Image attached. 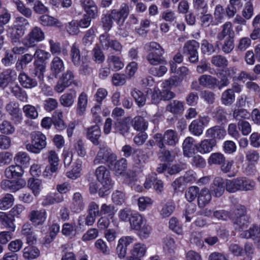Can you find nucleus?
Listing matches in <instances>:
<instances>
[{
  "mask_svg": "<svg viewBox=\"0 0 260 260\" xmlns=\"http://www.w3.org/2000/svg\"><path fill=\"white\" fill-rule=\"evenodd\" d=\"M63 197L58 193L48 194L43 199L42 203L43 206H47L56 203H60L63 201Z\"/></svg>",
  "mask_w": 260,
  "mask_h": 260,
  "instance_id": "nucleus-35",
  "label": "nucleus"
},
{
  "mask_svg": "<svg viewBox=\"0 0 260 260\" xmlns=\"http://www.w3.org/2000/svg\"><path fill=\"white\" fill-rule=\"evenodd\" d=\"M10 91L13 95L18 100L23 102L27 101L28 96L27 93L19 86L15 85L11 87Z\"/></svg>",
  "mask_w": 260,
  "mask_h": 260,
  "instance_id": "nucleus-44",
  "label": "nucleus"
},
{
  "mask_svg": "<svg viewBox=\"0 0 260 260\" xmlns=\"http://www.w3.org/2000/svg\"><path fill=\"white\" fill-rule=\"evenodd\" d=\"M95 37V31L92 28L88 29L82 39V43L85 47H88L92 45Z\"/></svg>",
  "mask_w": 260,
  "mask_h": 260,
  "instance_id": "nucleus-62",
  "label": "nucleus"
},
{
  "mask_svg": "<svg viewBox=\"0 0 260 260\" xmlns=\"http://www.w3.org/2000/svg\"><path fill=\"white\" fill-rule=\"evenodd\" d=\"M133 156L135 164L141 167L145 162L146 157L142 150L136 149Z\"/></svg>",
  "mask_w": 260,
  "mask_h": 260,
  "instance_id": "nucleus-61",
  "label": "nucleus"
},
{
  "mask_svg": "<svg viewBox=\"0 0 260 260\" xmlns=\"http://www.w3.org/2000/svg\"><path fill=\"white\" fill-rule=\"evenodd\" d=\"M17 74L14 70L8 69L0 74V87L4 89L16 79Z\"/></svg>",
  "mask_w": 260,
  "mask_h": 260,
  "instance_id": "nucleus-15",
  "label": "nucleus"
},
{
  "mask_svg": "<svg viewBox=\"0 0 260 260\" xmlns=\"http://www.w3.org/2000/svg\"><path fill=\"white\" fill-rule=\"evenodd\" d=\"M190 242L196 245L199 248H202L204 246V239L201 232H193L190 237Z\"/></svg>",
  "mask_w": 260,
  "mask_h": 260,
  "instance_id": "nucleus-55",
  "label": "nucleus"
},
{
  "mask_svg": "<svg viewBox=\"0 0 260 260\" xmlns=\"http://www.w3.org/2000/svg\"><path fill=\"white\" fill-rule=\"evenodd\" d=\"M76 93L74 90L63 94L60 98V104L65 107H70L73 105Z\"/></svg>",
  "mask_w": 260,
  "mask_h": 260,
  "instance_id": "nucleus-32",
  "label": "nucleus"
},
{
  "mask_svg": "<svg viewBox=\"0 0 260 260\" xmlns=\"http://www.w3.org/2000/svg\"><path fill=\"white\" fill-rule=\"evenodd\" d=\"M156 145L159 148H163L166 145L174 146L178 142V137L177 132L172 129L166 131L163 135L156 133L153 136Z\"/></svg>",
  "mask_w": 260,
  "mask_h": 260,
  "instance_id": "nucleus-4",
  "label": "nucleus"
},
{
  "mask_svg": "<svg viewBox=\"0 0 260 260\" xmlns=\"http://www.w3.org/2000/svg\"><path fill=\"white\" fill-rule=\"evenodd\" d=\"M107 61L113 70L117 71L121 70L124 67V63L121 59L117 56L114 55L108 57Z\"/></svg>",
  "mask_w": 260,
  "mask_h": 260,
  "instance_id": "nucleus-39",
  "label": "nucleus"
},
{
  "mask_svg": "<svg viewBox=\"0 0 260 260\" xmlns=\"http://www.w3.org/2000/svg\"><path fill=\"white\" fill-rule=\"evenodd\" d=\"M226 133L225 131L220 126L216 125L207 130L206 136L211 139H221L224 137Z\"/></svg>",
  "mask_w": 260,
  "mask_h": 260,
  "instance_id": "nucleus-22",
  "label": "nucleus"
},
{
  "mask_svg": "<svg viewBox=\"0 0 260 260\" xmlns=\"http://www.w3.org/2000/svg\"><path fill=\"white\" fill-rule=\"evenodd\" d=\"M95 175L97 180L102 185L99 190V196L103 197L108 195L113 184L110 171L105 166H100L95 170Z\"/></svg>",
  "mask_w": 260,
  "mask_h": 260,
  "instance_id": "nucleus-2",
  "label": "nucleus"
},
{
  "mask_svg": "<svg viewBox=\"0 0 260 260\" xmlns=\"http://www.w3.org/2000/svg\"><path fill=\"white\" fill-rule=\"evenodd\" d=\"M216 140L213 139H205L196 146L198 151L202 154L209 153L216 145Z\"/></svg>",
  "mask_w": 260,
  "mask_h": 260,
  "instance_id": "nucleus-20",
  "label": "nucleus"
},
{
  "mask_svg": "<svg viewBox=\"0 0 260 260\" xmlns=\"http://www.w3.org/2000/svg\"><path fill=\"white\" fill-rule=\"evenodd\" d=\"M200 44L192 40L186 42L183 48V54L188 56V60L191 63H196L199 60L198 49Z\"/></svg>",
  "mask_w": 260,
  "mask_h": 260,
  "instance_id": "nucleus-9",
  "label": "nucleus"
},
{
  "mask_svg": "<svg viewBox=\"0 0 260 260\" xmlns=\"http://www.w3.org/2000/svg\"><path fill=\"white\" fill-rule=\"evenodd\" d=\"M239 191L252 190L255 187V182L246 177H238Z\"/></svg>",
  "mask_w": 260,
  "mask_h": 260,
  "instance_id": "nucleus-29",
  "label": "nucleus"
},
{
  "mask_svg": "<svg viewBox=\"0 0 260 260\" xmlns=\"http://www.w3.org/2000/svg\"><path fill=\"white\" fill-rule=\"evenodd\" d=\"M235 100V93H234L233 90L231 88L225 90L221 94V102L225 106L232 105L234 102Z\"/></svg>",
  "mask_w": 260,
  "mask_h": 260,
  "instance_id": "nucleus-43",
  "label": "nucleus"
},
{
  "mask_svg": "<svg viewBox=\"0 0 260 260\" xmlns=\"http://www.w3.org/2000/svg\"><path fill=\"white\" fill-rule=\"evenodd\" d=\"M235 31L233 30L232 24L230 22H226L221 26V31L218 33L217 38L221 41L225 39L235 38Z\"/></svg>",
  "mask_w": 260,
  "mask_h": 260,
  "instance_id": "nucleus-18",
  "label": "nucleus"
},
{
  "mask_svg": "<svg viewBox=\"0 0 260 260\" xmlns=\"http://www.w3.org/2000/svg\"><path fill=\"white\" fill-rule=\"evenodd\" d=\"M116 159V154L112 153L107 146L101 145L99 147V150L94 159L93 164L94 165L107 164L109 167H111Z\"/></svg>",
  "mask_w": 260,
  "mask_h": 260,
  "instance_id": "nucleus-6",
  "label": "nucleus"
},
{
  "mask_svg": "<svg viewBox=\"0 0 260 260\" xmlns=\"http://www.w3.org/2000/svg\"><path fill=\"white\" fill-rule=\"evenodd\" d=\"M15 5L17 11L27 18H30L32 14L31 10L26 6L20 0H13Z\"/></svg>",
  "mask_w": 260,
  "mask_h": 260,
  "instance_id": "nucleus-41",
  "label": "nucleus"
},
{
  "mask_svg": "<svg viewBox=\"0 0 260 260\" xmlns=\"http://www.w3.org/2000/svg\"><path fill=\"white\" fill-rule=\"evenodd\" d=\"M70 56L73 63L75 66H79L81 61V54L79 47L76 43L73 44L71 46Z\"/></svg>",
  "mask_w": 260,
  "mask_h": 260,
  "instance_id": "nucleus-45",
  "label": "nucleus"
},
{
  "mask_svg": "<svg viewBox=\"0 0 260 260\" xmlns=\"http://www.w3.org/2000/svg\"><path fill=\"white\" fill-rule=\"evenodd\" d=\"M212 191L216 197H220L225 189V181L220 177H216L213 181Z\"/></svg>",
  "mask_w": 260,
  "mask_h": 260,
  "instance_id": "nucleus-23",
  "label": "nucleus"
},
{
  "mask_svg": "<svg viewBox=\"0 0 260 260\" xmlns=\"http://www.w3.org/2000/svg\"><path fill=\"white\" fill-rule=\"evenodd\" d=\"M225 160L224 155L219 152H215L211 154L208 159V164L212 165H221Z\"/></svg>",
  "mask_w": 260,
  "mask_h": 260,
  "instance_id": "nucleus-56",
  "label": "nucleus"
},
{
  "mask_svg": "<svg viewBox=\"0 0 260 260\" xmlns=\"http://www.w3.org/2000/svg\"><path fill=\"white\" fill-rule=\"evenodd\" d=\"M14 198L10 193H7L0 199V209L3 210L10 208L13 205Z\"/></svg>",
  "mask_w": 260,
  "mask_h": 260,
  "instance_id": "nucleus-46",
  "label": "nucleus"
},
{
  "mask_svg": "<svg viewBox=\"0 0 260 260\" xmlns=\"http://www.w3.org/2000/svg\"><path fill=\"white\" fill-rule=\"evenodd\" d=\"M81 168L82 162L81 161L77 160L73 169L71 171L67 172V176L73 180L76 179L80 176Z\"/></svg>",
  "mask_w": 260,
  "mask_h": 260,
  "instance_id": "nucleus-53",
  "label": "nucleus"
},
{
  "mask_svg": "<svg viewBox=\"0 0 260 260\" xmlns=\"http://www.w3.org/2000/svg\"><path fill=\"white\" fill-rule=\"evenodd\" d=\"M131 95L134 98L139 107H141L145 105L146 101L145 95L140 90L133 89L131 91Z\"/></svg>",
  "mask_w": 260,
  "mask_h": 260,
  "instance_id": "nucleus-50",
  "label": "nucleus"
},
{
  "mask_svg": "<svg viewBox=\"0 0 260 260\" xmlns=\"http://www.w3.org/2000/svg\"><path fill=\"white\" fill-rule=\"evenodd\" d=\"M211 63L216 67H224L228 64V61L225 57L221 55H216L212 57Z\"/></svg>",
  "mask_w": 260,
  "mask_h": 260,
  "instance_id": "nucleus-60",
  "label": "nucleus"
},
{
  "mask_svg": "<svg viewBox=\"0 0 260 260\" xmlns=\"http://www.w3.org/2000/svg\"><path fill=\"white\" fill-rule=\"evenodd\" d=\"M22 110L25 116L29 119H35L38 117V111L37 108L31 105H24Z\"/></svg>",
  "mask_w": 260,
  "mask_h": 260,
  "instance_id": "nucleus-51",
  "label": "nucleus"
},
{
  "mask_svg": "<svg viewBox=\"0 0 260 260\" xmlns=\"http://www.w3.org/2000/svg\"><path fill=\"white\" fill-rule=\"evenodd\" d=\"M5 174L6 177L9 179L19 177L23 174V170L21 166L16 164V165H11L6 168Z\"/></svg>",
  "mask_w": 260,
  "mask_h": 260,
  "instance_id": "nucleus-25",
  "label": "nucleus"
},
{
  "mask_svg": "<svg viewBox=\"0 0 260 260\" xmlns=\"http://www.w3.org/2000/svg\"><path fill=\"white\" fill-rule=\"evenodd\" d=\"M221 50L225 54L230 53L234 49V38L225 39L221 44Z\"/></svg>",
  "mask_w": 260,
  "mask_h": 260,
  "instance_id": "nucleus-58",
  "label": "nucleus"
},
{
  "mask_svg": "<svg viewBox=\"0 0 260 260\" xmlns=\"http://www.w3.org/2000/svg\"><path fill=\"white\" fill-rule=\"evenodd\" d=\"M15 128L11 122L4 120L0 124V131L5 135H11L15 132Z\"/></svg>",
  "mask_w": 260,
  "mask_h": 260,
  "instance_id": "nucleus-59",
  "label": "nucleus"
},
{
  "mask_svg": "<svg viewBox=\"0 0 260 260\" xmlns=\"http://www.w3.org/2000/svg\"><path fill=\"white\" fill-rule=\"evenodd\" d=\"M134 128L138 131L143 132L148 128V122L141 116H136L132 121Z\"/></svg>",
  "mask_w": 260,
  "mask_h": 260,
  "instance_id": "nucleus-36",
  "label": "nucleus"
},
{
  "mask_svg": "<svg viewBox=\"0 0 260 260\" xmlns=\"http://www.w3.org/2000/svg\"><path fill=\"white\" fill-rule=\"evenodd\" d=\"M129 14L128 6L126 4L123 3L119 10L113 9L110 15L113 20L118 25L122 24Z\"/></svg>",
  "mask_w": 260,
  "mask_h": 260,
  "instance_id": "nucleus-12",
  "label": "nucleus"
},
{
  "mask_svg": "<svg viewBox=\"0 0 260 260\" xmlns=\"http://www.w3.org/2000/svg\"><path fill=\"white\" fill-rule=\"evenodd\" d=\"M14 220V219L9 217L6 213L0 212V222L5 228L11 232L15 230Z\"/></svg>",
  "mask_w": 260,
  "mask_h": 260,
  "instance_id": "nucleus-31",
  "label": "nucleus"
},
{
  "mask_svg": "<svg viewBox=\"0 0 260 260\" xmlns=\"http://www.w3.org/2000/svg\"><path fill=\"white\" fill-rule=\"evenodd\" d=\"M75 75L72 71L68 70L64 72L54 87L55 90L57 92H62L66 88L72 83H74Z\"/></svg>",
  "mask_w": 260,
  "mask_h": 260,
  "instance_id": "nucleus-10",
  "label": "nucleus"
},
{
  "mask_svg": "<svg viewBox=\"0 0 260 260\" xmlns=\"http://www.w3.org/2000/svg\"><path fill=\"white\" fill-rule=\"evenodd\" d=\"M28 21L23 17H17L13 23L7 26L6 36L12 44L20 42L21 38L25 34V26L29 25Z\"/></svg>",
  "mask_w": 260,
  "mask_h": 260,
  "instance_id": "nucleus-1",
  "label": "nucleus"
},
{
  "mask_svg": "<svg viewBox=\"0 0 260 260\" xmlns=\"http://www.w3.org/2000/svg\"><path fill=\"white\" fill-rule=\"evenodd\" d=\"M199 84L203 87L211 89L218 88L221 90L223 88L227 86L228 83L226 78L222 77V78H217L209 75H201L198 79Z\"/></svg>",
  "mask_w": 260,
  "mask_h": 260,
  "instance_id": "nucleus-5",
  "label": "nucleus"
},
{
  "mask_svg": "<svg viewBox=\"0 0 260 260\" xmlns=\"http://www.w3.org/2000/svg\"><path fill=\"white\" fill-rule=\"evenodd\" d=\"M34 58V55L26 53L22 55L20 59L17 61L15 68L18 71L22 72L26 68V65L31 62Z\"/></svg>",
  "mask_w": 260,
  "mask_h": 260,
  "instance_id": "nucleus-30",
  "label": "nucleus"
},
{
  "mask_svg": "<svg viewBox=\"0 0 260 260\" xmlns=\"http://www.w3.org/2000/svg\"><path fill=\"white\" fill-rule=\"evenodd\" d=\"M193 4L198 15L207 13V4L205 0H193Z\"/></svg>",
  "mask_w": 260,
  "mask_h": 260,
  "instance_id": "nucleus-49",
  "label": "nucleus"
},
{
  "mask_svg": "<svg viewBox=\"0 0 260 260\" xmlns=\"http://www.w3.org/2000/svg\"><path fill=\"white\" fill-rule=\"evenodd\" d=\"M225 189L230 193H235L239 190L238 178L233 179H226Z\"/></svg>",
  "mask_w": 260,
  "mask_h": 260,
  "instance_id": "nucleus-57",
  "label": "nucleus"
},
{
  "mask_svg": "<svg viewBox=\"0 0 260 260\" xmlns=\"http://www.w3.org/2000/svg\"><path fill=\"white\" fill-rule=\"evenodd\" d=\"M5 110L11 116V120L13 121L14 124H18L21 122L22 115L18 102H10L6 105Z\"/></svg>",
  "mask_w": 260,
  "mask_h": 260,
  "instance_id": "nucleus-11",
  "label": "nucleus"
},
{
  "mask_svg": "<svg viewBox=\"0 0 260 260\" xmlns=\"http://www.w3.org/2000/svg\"><path fill=\"white\" fill-rule=\"evenodd\" d=\"M18 80L20 84L25 88H32L38 85V82L35 79L31 78L23 71L18 76Z\"/></svg>",
  "mask_w": 260,
  "mask_h": 260,
  "instance_id": "nucleus-24",
  "label": "nucleus"
},
{
  "mask_svg": "<svg viewBox=\"0 0 260 260\" xmlns=\"http://www.w3.org/2000/svg\"><path fill=\"white\" fill-rule=\"evenodd\" d=\"M39 23L44 26H59L61 23L57 19L46 14H43L39 18Z\"/></svg>",
  "mask_w": 260,
  "mask_h": 260,
  "instance_id": "nucleus-33",
  "label": "nucleus"
},
{
  "mask_svg": "<svg viewBox=\"0 0 260 260\" xmlns=\"http://www.w3.org/2000/svg\"><path fill=\"white\" fill-rule=\"evenodd\" d=\"M47 158L49 165L46 166L43 172V176L50 178L56 173L58 169L59 158L57 153L52 150L48 151Z\"/></svg>",
  "mask_w": 260,
  "mask_h": 260,
  "instance_id": "nucleus-8",
  "label": "nucleus"
},
{
  "mask_svg": "<svg viewBox=\"0 0 260 260\" xmlns=\"http://www.w3.org/2000/svg\"><path fill=\"white\" fill-rule=\"evenodd\" d=\"M101 136V131L99 125L95 124L86 129V137L94 145L100 144L99 139Z\"/></svg>",
  "mask_w": 260,
  "mask_h": 260,
  "instance_id": "nucleus-17",
  "label": "nucleus"
},
{
  "mask_svg": "<svg viewBox=\"0 0 260 260\" xmlns=\"http://www.w3.org/2000/svg\"><path fill=\"white\" fill-rule=\"evenodd\" d=\"M28 186L32 191L35 196L38 195L42 187V181L38 179L29 178L28 180Z\"/></svg>",
  "mask_w": 260,
  "mask_h": 260,
  "instance_id": "nucleus-48",
  "label": "nucleus"
},
{
  "mask_svg": "<svg viewBox=\"0 0 260 260\" xmlns=\"http://www.w3.org/2000/svg\"><path fill=\"white\" fill-rule=\"evenodd\" d=\"M164 54L149 52L146 56V59L151 65L156 66L166 62L162 55Z\"/></svg>",
  "mask_w": 260,
  "mask_h": 260,
  "instance_id": "nucleus-42",
  "label": "nucleus"
},
{
  "mask_svg": "<svg viewBox=\"0 0 260 260\" xmlns=\"http://www.w3.org/2000/svg\"><path fill=\"white\" fill-rule=\"evenodd\" d=\"M50 68L52 76L57 78L59 75L64 70V64L59 57L55 56L50 62Z\"/></svg>",
  "mask_w": 260,
  "mask_h": 260,
  "instance_id": "nucleus-16",
  "label": "nucleus"
},
{
  "mask_svg": "<svg viewBox=\"0 0 260 260\" xmlns=\"http://www.w3.org/2000/svg\"><path fill=\"white\" fill-rule=\"evenodd\" d=\"M14 161L17 165L21 166H26L29 164L30 157L28 154L25 152H19L14 157Z\"/></svg>",
  "mask_w": 260,
  "mask_h": 260,
  "instance_id": "nucleus-54",
  "label": "nucleus"
},
{
  "mask_svg": "<svg viewBox=\"0 0 260 260\" xmlns=\"http://www.w3.org/2000/svg\"><path fill=\"white\" fill-rule=\"evenodd\" d=\"M146 221V220L140 214L134 213L129 222L131 229L137 230Z\"/></svg>",
  "mask_w": 260,
  "mask_h": 260,
  "instance_id": "nucleus-38",
  "label": "nucleus"
},
{
  "mask_svg": "<svg viewBox=\"0 0 260 260\" xmlns=\"http://www.w3.org/2000/svg\"><path fill=\"white\" fill-rule=\"evenodd\" d=\"M166 110L174 114L180 113L184 110V103L177 100L171 101L166 106Z\"/></svg>",
  "mask_w": 260,
  "mask_h": 260,
  "instance_id": "nucleus-27",
  "label": "nucleus"
},
{
  "mask_svg": "<svg viewBox=\"0 0 260 260\" xmlns=\"http://www.w3.org/2000/svg\"><path fill=\"white\" fill-rule=\"evenodd\" d=\"M85 204L83 198L80 192H75L73 197L71 209L75 213H80L84 210Z\"/></svg>",
  "mask_w": 260,
  "mask_h": 260,
  "instance_id": "nucleus-21",
  "label": "nucleus"
},
{
  "mask_svg": "<svg viewBox=\"0 0 260 260\" xmlns=\"http://www.w3.org/2000/svg\"><path fill=\"white\" fill-rule=\"evenodd\" d=\"M251 45V40L250 38L247 37L240 38L237 45V49L240 51H244L248 48Z\"/></svg>",
  "mask_w": 260,
  "mask_h": 260,
  "instance_id": "nucleus-64",
  "label": "nucleus"
},
{
  "mask_svg": "<svg viewBox=\"0 0 260 260\" xmlns=\"http://www.w3.org/2000/svg\"><path fill=\"white\" fill-rule=\"evenodd\" d=\"M95 216L87 213L86 215H80L78 218V222L80 226H83L84 224L91 226L95 222Z\"/></svg>",
  "mask_w": 260,
  "mask_h": 260,
  "instance_id": "nucleus-52",
  "label": "nucleus"
},
{
  "mask_svg": "<svg viewBox=\"0 0 260 260\" xmlns=\"http://www.w3.org/2000/svg\"><path fill=\"white\" fill-rule=\"evenodd\" d=\"M25 184L26 182L23 179H19L17 181L3 180L1 183V186L2 189L5 190L15 192L23 187Z\"/></svg>",
  "mask_w": 260,
  "mask_h": 260,
  "instance_id": "nucleus-13",
  "label": "nucleus"
},
{
  "mask_svg": "<svg viewBox=\"0 0 260 260\" xmlns=\"http://www.w3.org/2000/svg\"><path fill=\"white\" fill-rule=\"evenodd\" d=\"M251 222L250 216H243L242 217H235L234 223L240 230L246 228Z\"/></svg>",
  "mask_w": 260,
  "mask_h": 260,
  "instance_id": "nucleus-47",
  "label": "nucleus"
},
{
  "mask_svg": "<svg viewBox=\"0 0 260 260\" xmlns=\"http://www.w3.org/2000/svg\"><path fill=\"white\" fill-rule=\"evenodd\" d=\"M194 139L190 137H187L183 141L182 147L185 156L190 157L194 150Z\"/></svg>",
  "mask_w": 260,
  "mask_h": 260,
  "instance_id": "nucleus-37",
  "label": "nucleus"
},
{
  "mask_svg": "<svg viewBox=\"0 0 260 260\" xmlns=\"http://www.w3.org/2000/svg\"><path fill=\"white\" fill-rule=\"evenodd\" d=\"M45 39V34L42 29L38 27H34L25 37L23 40L24 45L28 47L36 46V43L42 41Z\"/></svg>",
  "mask_w": 260,
  "mask_h": 260,
  "instance_id": "nucleus-7",
  "label": "nucleus"
},
{
  "mask_svg": "<svg viewBox=\"0 0 260 260\" xmlns=\"http://www.w3.org/2000/svg\"><path fill=\"white\" fill-rule=\"evenodd\" d=\"M130 126L127 118L115 122L114 125V132L125 136L129 133Z\"/></svg>",
  "mask_w": 260,
  "mask_h": 260,
  "instance_id": "nucleus-26",
  "label": "nucleus"
},
{
  "mask_svg": "<svg viewBox=\"0 0 260 260\" xmlns=\"http://www.w3.org/2000/svg\"><path fill=\"white\" fill-rule=\"evenodd\" d=\"M116 176L122 175L127 168V160L122 158L118 160H115L113 165L110 167Z\"/></svg>",
  "mask_w": 260,
  "mask_h": 260,
  "instance_id": "nucleus-28",
  "label": "nucleus"
},
{
  "mask_svg": "<svg viewBox=\"0 0 260 260\" xmlns=\"http://www.w3.org/2000/svg\"><path fill=\"white\" fill-rule=\"evenodd\" d=\"M212 196L210 190L206 187L199 190L198 195V205L200 208L205 207L211 201Z\"/></svg>",
  "mask_w": 260,
  "mask_h": 260,
  "instance_id": "nucleus-19",
  "label": "nucleus"
},
{
  "mask_svg": "<svg viewBox=\"0 0 260 260\" xmlns=\"http://www.w3.org/2000/svg\"><path fill=\"white\" fill-rule=\"evenodd\" d=\"M189 130L191 133L193 135L199 136L203 132V127L202 124H200L198 121L194 120L191 122L189 126Z\"/></svg>",
  "mask_w": 260,
  "mask_h": 260,
  "instance_id": "nucleus-63",
  "label": "nucleus"
},
{
  "mask_svg": "<svg viewBox=\"0 0 260 260\" xmlns=\"http://www.w3.org/2000/svg\"><path fill=\"white\" fill-rule=\"evenodd\" d=\"M30 136L31 142L25 145V148L31 153L38 154L46 146V137L39 131L31 132Z\"/></svg>",
  "mask_w": 260,
  "mask_h": 260,
  "instance_id": "nucleus-3",
  "label": "nucleus"
},
{
  "mask_svg": "<svg viewBox=\"0 0 260 260\" xmlns=\"http://www.w3.org/2000/svg\"><path fill=\"white\" fill-rule=\"evenodd\" d=\"M87 104V96L84 92H82L78 100L77 113L79 115H82L86 111Z\"/></svg>",
  "mask_w": 260,
  "mask_h": 260,
  "instance_id": "nucleus-40",
  "label": "nucleus"
},
{
  "mask_svg": "<svg viewBox=\"0 0 260 260\" xmlns=\"http://www.w3.org/2000/svg\"><path fill=\"white\" fill-rule=\"evenodd\" d=\"M28 218L35 225H42L47 218L46 211L44 209L32 210L29 213Z\"/></svg>",
  "mask_w": 260,
  "mask_h": 260,
  "instance_id": "nucleus-14",
  "label": "nucleus"
},
{
  "mask_svg": "<svg viewBox=\"0 0 260 260\" xmlns=\"http://www.w3.org/2000/svg\"><path fill=\"white\" fill-rule=\"evenodd\" d=\"M40 251L39 249L35 246H27L23 250V256L24 259L27 260H32L39 256Z\"/></svg>",
  "mask_w": 260,
  "mask_h": 260,
  "instance_id": "nucleus-34",
  "label": "nucleus"
}]
</instances>
